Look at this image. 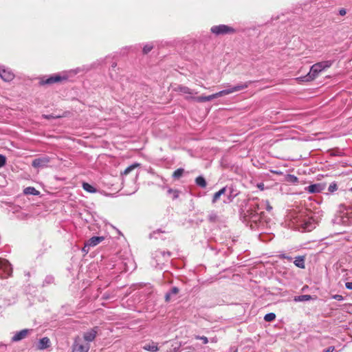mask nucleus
Returning <instances> with one entry per match:
<instances>
[{
	"label": "nucleus",
	"instance_id": "11",
	"mask_svg": "<svg viewBox=\"0 0 352 352\" xmlns=\"http://www.w3.org/2000/svg\"><path fill=\"white\" fill-rule=\"evenodd\" d=\"M32 331V329H23V330L16 332L15 334L12 338V340H11L12 342H19V341L24 339L28 335V333Z\"/></svg>",
	"mask_w": 352,
	"mask_h": 352
},
{
	"label": "nucleus",
	"instance_id": "45",
	"mask_svg": "<svg viewBox=\"0 0 352 352\" xmlns=\"http://www.w3.org/2000/svg\"><path fill=\"white\" fill-rule=\"evenodd\" d=\"M51 117H52L51 116H45V118H51Z\"/></svg>",
	"mask_w": 352,
	"mask_h": 352
},
{
	"label": "nucleus",
	"instance_id": "5",
	"mask_svg": "<svg viewBox=\"0 0 352 352\" xmlns=\"http://www.w3.org/2000/svg\"><path fill=\"white\" fill-rule=\"evenodd\" d=\"M12 273L10 263L7 260L0 258V278H7L12 275Z\"/></svg>",
	"mask_w": 352,
	"mask_h": 352
},
{
	"label": "nucleus",
	"instance_id": "44",
	"mask_svg": "<svg viewBox=\"0 0 352 352\" xmlns=\"http://www.w3.org/2000/svg\"><path fill=\"white\" fill-rule=\"evenodd\" d=\"M201 339L203 340L204 343L206 344L208 343V338L206 337H201Z\"/></svg>",
	"mask_w": 352,
	"mask_h": 352
},
{
	"label": "nucleus",
	"instance_id": "34",
	"mask_svg": "<svg viewBox=\"0 0 352 352\" xmlns=\"http://www.w3.org/2000/svg\"><path fill=\"white\" fill-rule=\"evenodd\" d=\"M153 49V46L150 44L146 45L143 48V52L144 54H147Z\"/></svg>",
	"mask_w": 352,
	"mask_h": 352
},
{
	"label": "nucleus",
	"instance_id": "28",
	"mask_svg": "<svg viewBox=\"0 0 352 352\" xmlns=\"http://www.w3.org/2000/svg\"><path fill=\"white\" fill-rule=\"evenodd\" d=\"M160 255L162 256L163 257H170L171 256V253L168 251H162V250H158L156 252L155 256L156 257H158Z\"/></svg>",
	"mask_w": 352,
	"mask_h": 352
},
{
	"label": "nucleus",
	"instance_id": "10",
	"mask_svg": "<svg viewBox=\"0 0 352 352\" xmlns=\"http://www.w3.org/2000/svg\"><path fill=\"white\" fill-rule=\"evenodd\" d=\"M98 327H94V328L86 331L83 334V339L87 342H92L95 340L98 333Z\"/></svg>",
	"mask_w": 352,
	"mask_h": 352
},
{
	"label": "nucleus",
	"instance_id": "32",
	"mask_svg": "<svg viewBox=\"0 0 352 352\" xmlns=\"http://www.w3.org/2000/svg\"><path fill=\"white\" fill-rule=\"evenodd\" d=\"M54 282V277L52 276H47L45 278V280L43 281V285H49Z\"/></svg>",
	"mask_w": 352,
	"mask_h": 352
},
{
	"label": "nucleus",
	"instance_id": "22",
	"mask_svg": "<svg viewBox=\"0 0 352 352\" xmlns=\"http://www.w3.org/2000/svg\"><path fill=\"white\" fill-rule=\"evenodd\" d=\"M23 193L25 195H38L40 194L39 191L37 190L34 187H27L23 190Z\"/></svg>",
	"mask_w": 352,
	"mask_h": 352
},
{
	"label": "nucleus",
	"instance_id": "13",
	"mask_svg": "<svg viewBox=\"0 0 352 352\" xmlns=\"http://www.w3.org/2000/svg\"><path fill=\"white\" fill-rule=\"evenodd\" d=\"M175 91H177V92H180L182 94L192 95V94H197V92H195L193 90L188 88V87L183 86V85H178L177 87L175 88Z\"/></svg>",
	"mask_w": 352,
	"mask_h": 352
},
{
	"label": "nucleus",
	"instance_id": "15",
	"mask_svg": "<svg viewBox=\"0 0 352 352\" xmlns=\"http://www.w3.org/2000/svg\"><path fill=\"white\" fill-rule=\"evenodd\" d=\"M103 236H93L87 242L89 246H96L104 240Z\"/></svg>",
	"mask_w": 352,
	"mask_h": 352
},
{
	"label": "nucleus",
	"instance_id": "43",
	"mask_svg": "<svg viewBox=\"0 0 352 352\" xmlns=\"http://www.w3.org/2000/svg\"><path fill=\"white\" fill-rule=\"evenodd\" d=\"M289 177L292 178V180L293 182H297L298 178L296 176H294V175H289Z\"/></svg>",
	"mask_w": 352,
	"mask_h": 352
},
{
	"label": "nucleus",
	"instance_id": "16",
	"mask_svg": "<svg viewBox=\"0 0 352 352\" xmlns=\"http://www.w3.org/2000/svg\"><path fill=\"white\" fill-rule=\"evenodd\" d=\"M305 257L304 256H298L295 258L294 263L296 267L300 269H304L305 267Z\"/></svg>",
	"mask_w": 352,
	"mask_h": 352
},
{
	"label": "nucleus",
	"instance_id": "7",
	"mask_svg": "<svg viewBox=\"0 0 352 352\" xmlns=\"http://www.w3.org/2000/svg\"><path fill=\"white\" fill-rule=\"evenodd\" d=\"M50 162V157L47 155H44L34 159L32 162V166L36 168H43L47 167Z\"/></svg>",
	"mask_w": 352,
	"mask_h": 352
},
{
	"label": "nucleus",
	"instance_id": "19",
	"mask_svg": "<svg viewBox=\"0 0 352 352\" xmlns=\"http://www.w3.org/2000/svg\"><path fill=\"white\" fill-rule=\"evenodd\" d=\"M143 349L145 351H151V352H156L159 350L157 346V344L152 342L151 344H145L143 346Z\"/></svg>",
	"mask_w": 352,
	"mask_h": 352
},
{
	"label": "nucleus",
	"instance_id": "17",
	"mask_svg": "<svg viewBox=\"0 0 352 352\" xmlns=\"http://www.w3.org/2000/svg\"><path fill=\"white\" fill-rule=\"evenodd\" d=\"M179 289L177 287H173L169 292L165 295V300L169 302L173 296L177 295L179 293Z\"/></svg>",
	"mask_w": 352,
	"mask_h": 352
},
{
	"label": "nucleus",
	"instance_id": "26",
	"mask_svg": "<svg viewBox=\"0 0 352 352\" xmlns=\"http://www.w3.org/2000/svg\"><path fill=\"white\" fill-rule=\"evenodd\" d=\"M140 166L139 164L138 163H135V164H133L131 165H130L129 166H128L122 173V175L124 176V175H127L128 174H129L132 170H133L135 168H136L137 167H138Z\"/></svg>",
	"mask_w": 352,
	"mask_h": 352
},
{
	"label": "nucleus",
	"instance_id": "31",
	"mask_svg": "<svg viewBox=\"0 0 352 352\" xmlns=\"http://www.w3.org/2000/svg\"><path fill=\"white\" fill-rule=\"evenodd\" d=\"M191 99L194 100L197 102H206V96H198V97H191Z\"/></svg>",
	"mask_w": 352,
	"mask_h": 352
},
{
	"label": "nucleus",
	"instance_id": "14",
	"mask_svg": "<svg viewBox=\"0 0 352 352\" xmlns=\"http://www.w3.org/2000/svg\"><path fill=\"white\" fill-rule=\"evenodd\" d=\"M323 186L320 184H311L305 188V190L309 193L320 192L323 190Z\"/></svg>",
	"mask_w": 352,
	"mask_h": 352
},
{
	"label": "nucleus",
	"instance_id": "41",
	"mask_svg": "<svg viewBox=\"0 0 352 352\" xmlns=\"http://www.w3.org/2000/svg\"><path fill=\"white\" fill-rule=\"evenodd\" d=\"M282 258H285V259H287V260H288V261H291L292 260V258L291 256H287V255H285V254H283V255L282 256Z\"/></svg>",
	"mask_w": 352,
	"mask_h": 352
},
{
	"label": "nucleus",
	"instance_id": "27",
	"mask_svg": "<svg viewBox=\"0 0 352 352\" xmlns=\"http://www.w3.org/2000/svg\"><path fill=\"white\" fill-rule=\"evenodd\" d=\"M168 193L169 195H172L173 199H176L179 197V191L177 190H174V189H172V188H168Z\"/></svg>",
	"mask_w": 352,
	"mask_h": 352
},
{
	"label": "nucleus",
	"instance_id": "29",
	"mask_svg": "<svg viewBox=\"0 0 352 352\" xmlns=\"http://www.w3.org/2000/svg\"><path fill=\"white\" fill-rule=\"evenodd\" d=\"M184 171V170L183 168H178L174 171V173L173 174V177L175 179H178L182 176Z\"/></svg>",
	"mask_w": 352,
	"mask_h": 352
},
{
	"label": "nucleus",
	"instance_id": "42",
	"mask_svg": "<svg viewBox=\"0 0 352 352\" xmlns=\"http://www.w3.org/2000/svg\"><path fill=\"white\" fill-rule=\"evenodd\" d=\"M257 186L261 190H263L264 189V184H263V183L258 184Z\"/></svg>",
	"mask_w": 352,
	"mask_h": 352
},
{
	"label": "nucleus",
	"instance_id": "23",
	"mask_svg": "<svg viewBox=\"0 0 352 352\" xmlns=\"http://www.w3.org/2000/svg\"><path fill=\"white\" fill-rule=\"evenodd\" d=\"M311 298H312L311 296L305 294V295L295 296L294 300L296 302H302V301L310 300Z\"/></svg>",
	"mask_w": 352,
	"mask_h": 352
},
{
	"label": "nucleus",
	"instance_id": "39",
	"mask_svg": "<svg viewBox=\"0 0 352 352\" xmlns=\"http://www.w3.org/2000/svg\"><path fill=\"white\" fill-rule=\"evenodd\" d=\"M335 350L334 346H329L324 350V352H333Z\"/></svg>",
	"mask_w": 352,
	"mask_h": 352
},
{
	"label": "nucleus",
	"instance_id": "30",
	"mask_svg": "<svg viewBox=\"0 0 352 352\" xmlns=\"http://www.w3.org/2000/svg\"><path fill=\"white\" fill-rule=\"evenodd\" d=\"M276 318V315L274 313H269L265 314L264 316V320L267 322L273 321Z\"/></svg>",
	"mask_w": 352,
	"mask_h": 352
},
{
	"label": "nucleus",
	"instance_id": "8",
	"mask_svg": "<svg viewBox=\"0 0 352 352\" xmlns=\"http://www.w3.org/2000/svg\"><path fill=\"white\" fill-rule=\"evenodd\" d=\"M89 348L90 346L88 343H82L80 338L78 337L74 340L72 352H88Z\"/></svg>",
	"mask_w": 352,
	"mask_h": 352
},
{
	"label": "nucleus",
	"instance_id": "46",
	"mask_svg": "<svg viewBox=\"0 0 352 352\" xmlns=\"http://www.w3.org/2000/svg\"><path fill=\"white\" fill-rule=\"evenodd\" d=\"M233 352H238L237 349H235Z\"/></svg>",
	"mask_w": 352,
	"mask_h": 352
},
{
	"label": "nucleus",
	"instance_id": "20",
	"mask_svg": "<svg viewBox=\"0 0 352 352\" xmlns=\"http://www.w3.org/2000/svg\"><path fill=\"white\" fill-rule=\"evenodd\" d=\"M195 184L202 188H205L207 186V182L203 176L197 177L195 179Z\"/></svg>",
	"mask_w": 352,
	"mask_h": 352
},
{
	"label": "nucleus",
	"instance_id": "47",
	"mask_svg": "<svg viewBox=\"0 0 352 352\" xmlns=\"http://www.w3.org/2000/svg\"><path fill=\"white\" fill-rule=\"evenodd\" d=\"M351 191L352 192V188H351Z\"/></svg>",
	"mask_w": 352,
	"mask_h": 352
},
{
	"label": "nucleus",
	"instance_id": "3",
	"mask_svg": "<svg viewBox=\"0 0 352 352\" xmlns=\"http://www.w3.org/2000/svg\"><path fill=\"white\" fill-rule=\"evenodd\" d=\"M210 32L216 36H221L225 34H233L236 32V30L231 26L221 24L212 26L210 28Z\"/></svg>",
	"mask_w": 352,
	"mask_h": 352
},
{
	"label": "nucleus",
	"instance_id": "2",
	"mask_svg": "<svg viewBox=\"0 0 352 352\" xmlns=\"http://www.w3.org/2000/svg\"><path fill=\"white\" fill-rule=\"evenodd\" d=\"M251 84V81L241 82L235 86L231 87L228 89L221 90L217 93L206 96V102L210 101L214 98L221 97L226 95H228L232 94L234 92L239 91L241 90L245 89L249 87Z\"/></svg>",
	"mask_w": 352,
	"mask_h": 352
},
{
	"label": "nucleus",
	"instance_id": "21",
	"mask_svg": "<svg viewBox=\"0 0 352 352\" xmlns=\"http://www.w3.org/2000/svg\"><path fill=\"white\" fill-rule=\"evenodd\" d=\"M318 74H319V72L317 71L316 68H314V65H313L311 67L310 71L308 74L307 80H314V78H316L318 76Z\"/></svg>",
	"mask_w": 352,
	"mask_h": 352
},
{
	"label": "nucleus",
	"instance_id": "4",
	"mask_svg": "<svg viewBox=\"0 0 352 352\" xmlns=\"http://www.w3.org/2000/svg\"><path fill=\"white\" fill-rule=\"evenodd\" d=\"M299 229L302 232H310L316 228L314 220L311 218L300 217L296 221Z\"/></svg>",
	"mask_w": 352,
	"mask_h": 352
},
{
	"label": "nucleus",
	"instance_id": "24",
	"mask_svg": "<svg viewBox=\"0 0 352 352\" xmlns=\"http://www.w3.org/2000/svg\"><path fill=\"white\" fill-rule=\"evenodd\" d=\"M226 191V188L223 187L221 190H219L218 192H215L213 195L212 203H215L220 198V197L222 195L225 194Z\"/></svg>",
	"mask_w": 352,
	"mask_h": 352
},
{
	"label": "nucleus",
	"instance_id": "40",
	"mask_svg": "<svg viewBox=\"0 0 352 352\" xmlns=\"http://www.w3.org/2000/svg\"><path fill=\"white\" fill-rule=\"evenodd\" d=\"M346 10H345V9H343V8H342V9H340V10H339V14H340L341 16H344V15H345V14H346Z\"/></svg>",
	"mask_w": 352,
	"mask_h": 352
},
{
	"label": "nucleus",
	"instance_id": "18",
	"mask_svg": "<svg viewBox=\"0 0 352 352\" xmlns=\"http://www.w3.org/2000/svg\"><path fill=\"white\" fill-rule=\"evenodd\" d=\"M50 340L48 338L44 337L41 338L38 342V349H44L50 346Z\"/></svg>",
	"mask_w": 352,
	"mask_h": 352
},
{
	"label": "nucleus",
	"instance_id": "36",
	"mask_svg": "<svg viewBox=\"0 0 352 352\" xmlns=\"http://www.w3.org/2000/svg\"><path fill=\"white\" fill-rule=\"evenodd\" d=\"M332 298L338 301H342L344 300V297L340 294H335L332 296Z\"/></svg>",
	"mask_w": 352,
	"mask_h": 352
},
{
	"label": "nucleus",
	"instance_id": "25",
	"mask_svg": "<svg viewBox=\"0 0 352 352\" xmlns=\"http://www.w3.org/2000/svg\"><path fill=\"white\" fill-rule=\"evenodd\" d=\"M82 188L85 191H87L88 192H91V193H94L97 191L96 188H94L93 186H91V184L86 183V182H84L82 184Z\"/></svg>",
	"mask_w": 352,
	"mask_h": 352
},
{
	"label": "nucleus",
	"instance_id": "33",
	"mask_svg": "<svg viewBox=\"0 0 352 352\" xmlns=\"http://www.w3.org/2000/svg\"><path fill=\"white\" fill-rule=\"evenodd\" d=\"M337 184H335V183H332L329 185V188H328V190L331 192H333L334 191H336L337 190Z\"/></svg>",
	"mask_w": 352,
	"mask_h": 352
},
{
	"label": "nucleus",
	"instance_id": "6",
	"mask_svg": "<svg viewBox=\"0 0 352 352\" xmlns=\"http://www.w3.org/2000/svg\"><path fill=\"white\" fill-rule=\"evenodd\" d=\"M68 75L66 73L63 74H54L46 79H43L41 81V83L43 85H51L53 83L61 82L67 80Z\"/></svg>",
	"mask_w": 352,
	"mask_h": 352
},
{
	"label": "nucleus",
	"instance_id": "12",
	"mask_svg": "<svg viewBox=\"0 0 352 352\" xmlns=\"http://www.w3.org/2000/svg\"><path fill=\"white\" fill-rule=\"evenodd\" d=\"M333 64L332 60H324L314 64V68H316L317 71L320 73L327 68L330 67Z\"/></svg>",
	"mask_w": 352,
	"mask_h": 352
},
{
	"label": "nucleus",
	"instance_id": "9",
	"mask_svg": "<svg viewBox=\"0 0 352 352\" xmlns=\"http://www.w3.org/2000/svg\"><path fill=\"white\" fill-rule=\"evenodd\" d=\"M0 77L4 81L10 82L14 78V74L10 69L6 68L5 66L0 65Z\"/></svg>",
	"mask_w": 352,
	"mask_h": 352
},
{
	"label": "nucleus",
	"instance_id": "35",
	"mask_svg": "<svg viewBox=\"0 0 352 352\" xmlns=\"http://www.w3.org/2000/svg\"><path fill=\"white\" fill-rule=\"evenodd\" d=\"M6 163V157L0 154V168L3 167Z\"/></svg>",
	"mask_w": 352,
	"mask_h": 352
},
{
	"label": "nucleus",
	"instance_id": "37",
	"mask_svg": "<svg viewBox=\"0 0 352 352\" xmlns=\"http://www.w3.org/2000/svg\"><path fill=\"white\" fill-rule=\"evenodd\" d=\"M217 219V215L215 214H211L209 215V220L211 221H214Z\"/></svg>",
	"mask_w": 352,
	"mask_h": 352
},
{
	"label": "nucleus",
	"instance_id": "1",
	"mask_svg": "<svg viewBox=\"0 0 352 352\" xmlns=\"http://www.w3.org/2000/svg\"><path fill=\"white\" fill-rule=\"evenodd\" d=\"M265 207L267 211H271L272 207L267 200L260 201L258 198L250 199L248 204V209L244 214V221L250 223L252 229H254L261 223L263 215V208Z\"/></svg>",
	"mask_w": 352,
	"mask_h": 352
},
{
	"label": "nucleus",
	"instance_id": "38",
	"mask_svg": "<svg viewBox=\"0 0 352 352\" xmlns=\"http://www.w3.org/2000/svg\"><path fill=\"white\" fill-rule=\"evenodd\" d=\"M345 287L348 289H352V282H347L345 283Z\"/></svg>",
	"mask_w": 352,
	"mask_h": 352
}]
</instances>
